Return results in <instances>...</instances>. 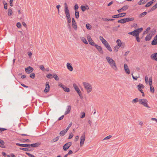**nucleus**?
I'll use <instances>...</instances> for the list:
<instances>
[{
  "label": "nucleus",
  "instance_id": "1",
  "mask_svg": "<svg viewBox=\"0 0 157 157\" xmlns=\"http://www.w3.org/2000/svg\"><path fill=\"white\" fill-rule=\"evenodd\" d=\"M82 84L87 93H89L92 90V86L90 83L87 82H82Z\"/></svg>",
  "mask_w": 157,
  "mask_h": 157
},
{
  "label": "nucleus",
  "instance_id": "2",
  "mask_svg": "<svg viewBox=\"0 0 157 157\" xmlns=\"http://www.w3.org/2000/svg\"><path fill=\"white\" fill-rule=\"evenodd\" d=\"M109 63L110 67L113 70L117 71V68L116 65L115 61L111 58L109 57Z\"/></svg>",
  "mask_w": 157,
  "mask_h": 157
},
{
  "label": "nucleus",
  "instance_id": "3",
  "mask_svg": "<svg viewBox=\"0 0 157 157\" xmlns=\"http://www.w3.org/2000/svg\"><path fill=\"white\" fill-rule=\"evenodd\" d=\"M139 102L140 104L143 105L144 107L147 108H150L148 105V101L147 99H140L139 100Z\"/></svg>",
  "mask_w": 157,
  "mask_h": 157
},
{
  "label": "nucleus",
  "instance_id": "4",
  "mask_svg": "<svg viewBox=\"0 0 157 157\" xmlns=\"http://www.w3.org/2000/svg\"><path fill=\"white\" fill-rule=\"evenodd\" d=\"M143 28H140L133 31V36H135L139 35V33L142 31Z\"/></svg>",
  "mask_w": 157,
  "mask_h": 157
},
{
  "label": "nucleus",
  "instance_id": "5",
  "mask_svg": "<svg viewBox=\"0 0 157 157\" xmlns=\"http://www.w3.org/2000/svg\"><path fill=\"white\" fill-rule=\"evenodd\" d=\"M86 138L85 133L84 132L80 138V145L81 147H82L83 145Z\"/></svg>",
  "mask_w": 157,
  "mask_h": 157
},
{
  "label": "nucleus",
  "instance_id": "6",
  "mask_svg": "<svg viewBox=\"0 0 157 157\" xmlns=\"http://www.w3.org/2000/svg\"><path fill=\"white\" fill-rule=\"evenodd\" d=\"M64 11L66 17H70L68 7L66 3H64Z\"/></svg>",
  "mask_w": 157,
  "mask_h": 157
},
{
  "label": "nucleus",
  "instance_id": "7",
  "mask_svg": "<svg viewBox=\"0 0 157 157\" xmlns=\"http://www.w3.org/2000/svg\"><path fill=\"white\" fill-rule=\"evenodd\" d=\"M72 143L71 142H68L65 144L63 147V149L64 151L67 150L71 146Z\"/></svg>",
  "mask_w": 157,
  "mask_h": 157
},
{
  "label": "nucleus",
  "instance_id": "8",
  "mask_svg": "<svg viewBox=\"0 0 157 157\" xmlns=\"http://www.w3.org/2000/svg\"><path fill=\"white\" fill-rule=\"evenodd\" d=\"M99 39L106 48H108V44L107 41L101 36L99 37Z\"/></svg>",
  "mask_w": 157,
  "mask_h": 157
},
{
  "label": "nucleus",
  "instance_id": "9",
  "mask_svg": "<svg viewBox=\"0 0 157 157\" xmlns=\"http://www.w3.org/2000/svg\"><path fill=\"white\" fill-rule=\"evenodd\" d=\"M73 86L76 91L78 93L79 96H80L81 95V92L77 85L76 84L74 83L73 84Z\"/></svg>",
  "mask_w": 157,
  "mask_h": 157
},
{
  "label": "nucleus",
  "instance_id": "10",
  "mask_svg": "<svg viewBox=\"0 0 157 157\" xmlns=\"http://www.w3.org/2000/svg\"><path fill=\"white\" fill-rule=\"evenodd\" d=\"M126 15V13H119L117 15H116L113 16L112 17V18H119L120 17H122L124 16L125 15Z\"/></svg>",
  "mask_w": 157,
  "mask_h": 157
},
{
  "label": "nucleus",
  "instance_id": "11",
  "mask_svg": "<svg viewBox=\"0 0 157 157\" xmlns=\"http://www.w3.org/2000/svg\"><path fill=\"white\" fill-rule=\"evenodd\" d=\"M50 86L48 82H47L46 83V87L44 90V92L45 93H47L49 91Z\"/></svg>",
  "mask_w": 157,
  "mask_h": 157
},
{
  "label": "nucleus",
  "instance_id": "12",
  "mask_svg": "<svg viewBox=\"0 0 157 157\" xmlns=\"http://www.w3.org/2000/svg\"><path fill=\"white\" fill-rule=\"evenodd\" d=\"M88 40L89 42V43L92 45H94V41L92 40L90 36H88L87 37Z\"/></svg>",
  "mask_w": 157,
  "mask_h": 157
},
{
  "label": "nucleus",
  "instance_id": "13",
  "mask_svg": "<svg viewBox=\"0 0 157 157\" xmlns=\"http://www.w3.org/2000/svg\"><path fill=\"white\" fill-rule=\"evenodd\" d=\"M138 90L141 92V93H143L142 89L144 88V86L142 84H139L137 86Z\"/></svg>",
  "mask_w": 157,
  "mask_h": 157
},
{
  "label": "nucleus",
  "instance_id": "14",
  "mask_svg": "<svg viewBox=\"0 0 157 157\" xmlns=\"http://www.w3.org/2000/svg\"><path fill=\"white\" fill-rule=\"evenodd\" d=\"M16 144L17 145L20 146H21L22 147H29L30 148V146L29 144H20L19 143H17Z\"/></svg>",
  "mask_w": 157,
  "mask_h": 157
},
{
  "label": "nucleus",
  "instance_id": "15",
  "mask_svg": "<svg viewBox=\"0 0 157 157\" xmlns=\"http://www.w3.org/2000/svg\"><path fill=\"white\" fill-rule=\"evenodd\" d=\"M33 70V68L30 66L29 67L27 68H25V71L26 73L29 74L32 72Z\"/></svg>",
  "mask_w": 157,
  "mask_h": 157
},
{
  "label": "nucleus",
  "instance_id": "16",
  "mask_svg": "<svg viewBox=\"0 0 157 157\" xmlns=\"http://www.w3.org/2000/svg\"><path fill=\"white\" fill-rule=\"evenodd\" d=\"M67 67L68 69L70 71H71L73 70V68L70 63H67Z\"/></svg>",
  "mask_w": 157,
  "mask_h": 157
},
{
  "label": "nucleus",
  "instance_id": "17",
  "mask_svg": "<svg viewBox=\"0 0 157 157\" xmlns=\"http://www.w3.org/2000/svg\"><path fill=\"white\" fill-rule=\"evenodd\" d=\"M40 145V143H36L34 144H30V147H38Z\"/></svg>",
  "mask_w": 157,
  "mask_h": 157
},
{
  "label": "nucleus",
  "instance_id": "18",
  "mask_svg": "<svg viewBox=\"0 0 157 157\" xmlns=\"http://www.w3.org/2000/svg\"><path fill=\"white\" fill-rule=\"evenodd\" d=\"M71 109V106L70 105H68L67 106V110L65 112V115H67L69 113Z\"/></svg>",
  "mask_w": 157,
  "mask_h": 157
},
{
  "label": "nucleus",
  "instance_id": "19",
  "mask_svg": "<svg viewBox=\"0 0 157 157\" xmlns=\"http://www.w3.org/2000/svg\"><path fill=\"white\" fill-rule=\"evenodd\" d=\"M124 69L126 73L128 74H130V71L129 70L128 66L126 64H124Z\"/></svg>",
  "mask_w": 157,
  "mask_h": 157
},
{
  "label": "nucleus",
  "instance_id": "20",
  "mask_svg": "<svg viewBox=\"0 0 157 157\" xmlns=\"http://www.w3.org/2000/svg\"><path fill=\"white\" fill-rule=\"evenodd\" d=\"M94 46L95 47L98 49V50L100 53H102L103 51L101 47L98 46L97 44H95Z\"/></svg>",
  "mask_w": 157,
  "mask_h": 157
},
{
  "label": "nucleus",
  "instance_id": "21",
  "mask_svg": "<svg viewBox=\"0 0 157 157\" xmlns=\"http://www.w3.org/2000/svg\"><path fill=\"white\" fill-rule=\"evenodd\" d=\"M151 57L152 59L157 61V53L152 54Z\"/></svg>",
  "mask_w": 157,
  "mask_h": 157
},
{
  "label": "nucleus",
  "instance_id": "22",
  "mask_svg": "<svg viewBox=\"0 0 157 157\" xmlns=\"http://www.w3.org/2000/svg\"><path fill=\"white\" fill-rule=\"evenodd\" d=\"M81 8L82 11L83 12H84L86 10H88L89 8L87 6H81Z\"/></svg>",
  "mask_w": 157,
  "mask_h": 157
},
{
  "label": "nucleus",
  "instance_id": "23",
  "mask_svg": "<svg viewBox=\"0 0 157 157\" xmlns=\"http://www.w3.org/2000/svg\"><path fill=\"white\" fill-rule=\"evenodd\" d=\"M154 2V0H152L151 1L147 3L146 5L145 6V7H148L151 6L152 3Z\"/></svg>",
  "mask_w": 157,
  "mask_h": 157
},
{
  "label": "nucleus",
  "instance_id": "24",
  "mask_svg": "<svg viewBox=\"0 0 157 157\" xmlns=\"http://www.w3.org/2000/svg\"><path fill=\"white\" fill-rule=\"evenodd\" d=\"M148 0H141L138 2V4L139 5H142L146 3Z\"/></svg>",
  "mask_w": 157,
  "mask_h": 157
},
{
  "label": "nucleus",
  "instance_id": "25",
  "mask_svg": "<svg viewBox=\"0 0 157 157\" xmlns=\"http://www.w3.org/2000/svg\"><path fill=\"white\" fill-rule=\"evenodd\" d=\"M67 131L66 129L61 131L59 133V135L61 136H63L65 133L67 132Z\"/></svg>",
  "mask_w": 157,
  "mask_h": 157
},
{
  "label": "nucleus",
  "instance_id": "26",
  "mask_svg": "<svg viewBox=\"0 0 157 157\" xmlns=\"http://www.w3.org/2000/svg\"><path fill=\"white\" fill-rule=\"evenodd\" d=\"M80 39L85 44H88L87 41L86 39L83 37H80Z\"/></svg>",
  "mask_w": 157,
  "mask_h": 157
},
{
  "label": "nucleus",
  "instance_id": "27",
  "mask_svg": "<svg viewBox=\"0 0 157 157\" xmlns=\"http://www.w3.org/2000/svg\"><path fill=\"white\" fill-rule=\"evenodd\" d=\"M116 42L117 44V46H119V47H121L122 46V43L121 42L120 40H117L116 41Z\"/></svg>",
  "mask_w": 157,
  "mask_h": 157
},
{
  "label": "nucleus",
  "instance_id": "28",
  "mask_svg": "<svg viewBox=\"0 0 157 157\" xmlns=\"http://www.w3.org/2000/svg\"><path fill=\"white\" fill-rule=\"evenodd\" d=\"M125 19V20L126 21V22L133 21L135 19L133 17H128V18H126Z\"/></svg>",
  "mask_w": 157,
  "mask_h": 157
},
{
  "label": "nucleus",
  "instance_id": "29",
  "mask_svg": "<svg viewBox=\"0 0 157 157\" xmlns=\"http://www.w3.org/2000/svg\"><path fill=\"white\" fill-rule=\"evenodd\" d=\"M5 143L2 140L0 139V147L2 148H5V146L4 145Z\"/></svg>",
  "mask_w": 157,
  "mask_h": 157
},
{
  "label": "nucleus",
  "instance_id": "30",
  "mask_svg": "<svg viewBox=\"0 0 157 157\" xmlns=\"http://www.w3.org/2000/svg\"><path fill=\"white\" fill-rule=\"evenodd\" d=\"M152 37V35L149 34V35H147L146 38H145V40L146 41L149 40L151 39Z\"/></svg>",
  "mask_w": 157,
  "mask_h": 157
},
{
  "label": "nucleus",
  "instance_id": "31",
  "mask_svg": "<svg viewBox=\"0 0 157 157\" xmlns=\"http://www.w3.org/2000/svg\"><path fill=\"white\" fill-rule=\"evenodd\" d=\"M117 22L122 24H124L126 22V21L125 18L123 19L118 21Z\"/></svg>",
  "mask_w": 157,
  "mask_h": 157
},
{
  "label": "nucleus",
  "instance_id": "32",
  "mask_svg": "<svg viewBox=\"0 0 157 157\" xmlns=\"http://www.w3.org/2000/svg\"><path fill=\"white\" fill-rule=\"evenodd\" d=\"M63 90H64V91H65V92H70V91L69 88L66 87L65 86H64L63 87Z\"/></svg>",
  "mask_w": 157,
  "mask_h": 157
},
{
  "label": "nucleus",
  "instance_id": "33",
  "mask_svg": "<svg viewBox=\"0 0 157 157\" xmlns=\"http://www.w3.org/2000/svg\"><path fill=\"white\" fill-rule=\"evenodd\" d=\"M147 14V12L146 11L142 13H141L139 16V17L140 18H142L144 17V16H145Z\"/></svg>",
  "mask_w": 157,
  "mask_h": 157
},
{
  "label": "nucleus",
  "instance_id": "34",
  "mask_svg": "<svg viewBox=\"0 0 157 157\" xmlns=\"http://www.w3.org/2000/svg\"><path fill=\"white\" fill-rule=\"evenodd\" d=\"M128 7V6L127 5L124 6L123 7L121 8L122 11H124L127 10Z\"/></svg>",
  "mask_w": 157,
  "mask_h": 157
},
{
  "label": "nucleus",
  "instance_id": "35",
  "mask_svg": "<svg viewBox=\"0 0 157 157\" xmlns=\"http://www.w3.org/2000/svg\"><path fill=\"white\" fill-rule=\"evenodd\" d=\"M138 101H139V100L138 99V98H136L133 99L132 101V102L133 104H134V103H135L137 102Z\"/></svg>",
  "mask_w": 157,
  "mask_h": 157
},
{
  "label": "nucleus",
  "instance_id": "36",
  "mask_svg": "<svg viewBox=\"0 0 157 157\" xmlns=\"http://www.w3.org/2000/svg\"><path fill=\"white\" fill-rule=\"evenodd\" d=\"M59 137L57 136V137H56L55 138L53 139L52 140H51V142L52 143H54V142H55L59 140Z\"/></svg>",
  "mask_w": 157,
  "mask_h": 157
},
{
  "label": "nucleus",
  "instance_id": "37",
  "mask_svg": "<svg viewBox=\"0 0 157 157\" xmlns=\"http://www.w3.org/2000/svg\"><path fill=\"white\" fill-rule=\"evenodd\" d=\"M13 13L12 11L10 9H9L8 10V16H11Z\"/></svg>",
  "mask_w": 157,
  "mask_h": 157
},
{
  "label": "nucleus",
  "instance_id": "38",
  "mask_svg": "<svg viewBox=\"0 0 157 157\" xmlns=\"http://www.w3.org/2000/svg\"><path fill=\"white\" fill-rule=\"evenodd\" d=\"M150 91L152 93L154 92L155 90L154 87L152 85L150 86Z\"/></svg>",
  "mask_w": 157,
  "mask_h": 157
},
{
  "label": "nucleus",
  "instance_id": "39",
  "mask_svg": "<svg viewBox=\"0 0 157 157\" xmlns=\"http://www.w3.org/2000/svg\"><path fill=\"white\" fill-rule=\"evenodd\" d=\"M157 44V40H155L154 39V40L152 41L151 42V44L152 45H155Z\"/></svg>",
  "mask_w": 157,
  "mask_h": 157
},
{
  "label": "nucleus",
  "instance_id": "40",
  "mask_svg": "<svg viewBox=\"0 0 157 157\" xmlns=\"http://www.w3.org/2000/svg\"><path fill=\"white\" fill-rule=\"evenodd\" d=\"M53 77L55 79L56 81H58L59 79V77L57 76L56 74H55L53 76Z\"/></svg>",
  "mask_w": 157,
  "mask_h": 157
},
{
  "label": "nucleus",
  "instance_id": "41",
  "mask_svg": "<svg viewBox=\"0 0 157 157\" xmlns=\"http://www.w3.org/2000/svg\"><path fill=\"white\" fill-rule=\"evenodd\" d=\"M3 4H4V8L6 10L7 8V3H6L5 1L3 2Z\"/></svg>",
  "mask_w": 157,
  "mask_h": 157
},
{
  "label": "nucleus",
  "instance_id": "42",
  "mask_svg": "<svg viewBox=\"0 0 157 157\" xmlns=\"http://www.w3.org/2000/svg\"><path fill=\"white\" fill-rule=\"evenodd\" d=\"M75 17L78 19L79 17V13L78 11H75Z\"/></svg>",
  "mask_w": 157,
  "mask_h": 157
},
{
  "label": "nucleus",
  "instance_id": "43",
  "mask_svg": "<svg viewBox=\"0 0 157 157\" xmlns=\"http://www.w3.org/2000/svg\"><path fill=\"white\" fill-rule=\"evenodd\" d=\"M72 25L73 28L75 29V30H76L77 29V26L76 25V22H75V23H72Z\"/></svg>",
  "mask_w": 157,
  "mask_h": 157
},
{
  "label": "nucleus",
  "instance_id": "44",
  "mask_svg": "<svg viewBox=\"0 0 157 157\" xmlns=\"http://www.w3.org/2000/svg\"><path fill=\"white\" fill-rule=\"evenodd\" d=\"M157 8V3L152 7L151 10L152 11H153Z\"/></svg>",
  "mask_w": 157,
  "mask_h": 157
},
{
  "label": "nucleus",
  "instance_id": "45",
  "mask_svg": "<svg viewBox=\"0 0 157 157\" xmlns=\"http://www.w3.org/2000/svg\"><path fill=\"white\" fill-rule=\"evenodd\" d=\"M149 85L150 86H152V78L151 77V78H149Z\"/></svg>",
  "mask_w": 157,
  "mask_h": 157
},
{
  "label": "nucleus",
  "instance_id": "46",
  "mask_svg": "<svg viewBox=\"0 0 157 157\" xmlns=\"http://www.w3.org/2000/svg\"><path fill=\"white\" fill-rule=\"evenodd\" d=\"M86 26L87 29H90L91 28V26L89 24H86Z\"/></svg>",
  "mask_w": 157,
  "mask_h": 157
},
{
  "label": "nucleus",
  "instance_id": "47",
  "mask_svg": "<svg viewBox=\"0 0 157 157\" xmlns=\"http://www.w3.org/2000/svg\"><path fill=\"white\" fill-rule=\"evenodd\" d=\"M46 77L48 78H51L53 77V76L52 74H49L47 75Z\"/></svg>",
  "mask_w": 157,
  "mask_h": 157
},
{
  "label": "nucleus",
  "instance_id": "48",
  "mask_svg": "<svg viewBox=\"0 0 157 157\" xmlns=\"http://www.w3.org/2000/svg\"><path fill=\"white\" fill-rule=\"evenodd\" d=\"M120 48L119 46L116 45L114 47V51L115 52H117V51L118 49H119V48Z\"/></svg>",
  "mask_w": 157,
  "mask_h": 157
},
{
  "label": "nucleus",
  "instance_id": "49",
  "mask_svg": "<svg viewBox=\"0 0 157 157\" xmlns=\"http://www.w3.org/2000/svg\"><path fill=\"white\" fill-rule=\"evenodd\" d=\"M20 149L22 150L25 151H29V149L28 148H20Z\"/></svg>",
  "mask_w": 157,
  "mask_h": 157
},
{
  "label": "nucleus",
  "instance_id": "50",
  "mask_svg": "<svg viewBox=\"0 0 157 157\" xmlns=\"http://www.w3.org/2000/svg\"><path fill=\"white\" fill-rule=\"evenodd\" d=\"M72 123L71 122L69 124L68 126L67 127V128L66 129V130L67 131L70 128L71 126L72 125Z\"/></svg>",
  "mask_w": 157,
  "mask_h": 157
},
{
  "label": "nucleus",
  "instance_id": "51",
  "mask_svg": "<svg viewBox=\"0 0 157 157\" xmlns=\"http://www.w3.org/2000/svg\"><path fill=\"white\" fill-rule=\"evenodd\" d=\"M30 77L32 78H34L35 77V74L33 73H31L30 75Z\"/></svg>",
  "mask_w": 157,
  "mask_h": 157
},
{
  "label": "nucleus",
  "instance_id": "52",
  "mask_svg": "<svg viewBox=\"0 0 157 157\" xmlns=\"http://www.w3.org/2000/svg\"><path fill=\"white\" fill-rule=\"evenodd\" d=\"M73 136V134L71 132L69 136V137L68 138V139H71Z\"/></svg>",
  "mask_w": 157,
  "mask_h": 157
},
{
  "label": "nucleus",
  "instance_id": "53",
  "mask_svg": "<svg viewBox=\"0 0 157 157\" xmlns=\"http://www.w3.org/2000/svg\"><path fill=\"white\" fill-rule=\"evenodd\" d=\"M67 21L68 23H70L71 22V17H67Z\"/></svg>",
  "mask_w": 157,
  "mask_h": 157
},
{
  "label": "nucleus",
  "instance_id": "54",
  "mask_svg": "<svg viewBox=\"0 0 157 157\" xmlns=\"http://www.w3.org/2000/svg\"><path fill=\"white\" fill-rule=\"evenodd\" d=\"M136 38L137 42H140V39L139 38V35L136 36Z\"/></svg>",
  "mask_w": 157,
  "mask_h": 157
},
{
  "label": "nucleus",
  "instance_id": "55",
  "mask_svg": "<svg viewBox=\"0 0 157 157\" xmlns=\"http://www.w3.org/2000/svg\"><path fill=\"white\" fill-rule=\"evenodd\" d=\"M81 114H82V116L81 117V118H84L85 116V113L84 112H82L81 113Z\"/></svg>",
  "mask_w": 157,
  "mask_h": 157
},
{
  "label": "nucleus",
  "instance_id": "56",
  "mask_svg": "<svg viewBox=\"0 0 157 157\" xmlns=\"http://www.w3.org/2000/svg\"><path fill=\"white\" fill-rule=\"evenodd\" d=\"M17 26L18 28H20L21 27V24L20 22H17Z\"/></svg>",
  "mask_w": 157,
  "mask_h": 157
},
{
  "label": "nucleus",
  "instance_id": "57",
  "mask_svg": "<svg viewBox=\"0 0 157 157\" xmlns=\"http://www.w3.org/2000/svg\"><path fill=\"white\" fill-rule=\"evenodd\" d=\"M132 78H133V79H135V80H137L138 78L139 77V76L138 77L137 76H136L134 77L133 75V74H132Z\"/></svg>",
  "mask_w": 157,
  "mask_h": 157
},
{
  "label": "nucleus",
  "instance_id": "58",
  "mask_svg": "<svg viewBox=\"0 0 157 157\" xmlns=\"http://www.w3.org/2000/svg\"><path fill=\"white\" fill-rule=\"evenodd\" d=\"M58 85L59 86L63 88V87L64 86L61 83L59 82L58 84Z\"/></svg>",
  "mask_w": 157,
  "mask_h": 157
},
{
  "label": "nucleus",
  "instance_id": "59",
  "mask_svg": "<svg viewBox=\"0 0 157 157\" xmlns=\"http://www.w3.org/2000/svg\"><path fill=\"white\" fill-rule=\"evenodd\" d=\"M79 138V137L78 136H75V141L76 142L78 140Z\"/></svg>",
  "mask_w": 157,
  "mask_h": 157
},
{
  "label": "nucleus",
  "instance_id": "60",
  "mask_svg": "<svg viewBox=\"0 0 157 157\" xmlns=\"http://www.w3.org/2000/svg\"><path fill=\"white\" fill-rule=\"evenodd\" d=\"M40 68L42 71H43L44 69V66L42 65H41L40 66Z\"/></svg>",
  "mask_w": 157,
  "mask_h": 157
},
{
  "label": "nucleus",
  "instance_id": "61",
  "mask_svg": "<svg viewBox=\"0 0 157 157\" xmlns=\"http://www.w3.org/2000/svg\"><path fill=\"white\" fill-rule=\"evenodd\" d=\"M78 8V6L77 4H76L75 6V10H77Z\"/></svg>",
  "mask_w": 157,
  "mask_h": 157
},
{
  "label": "nucleus",
  "instance_id": "62",
  "mask_svg": "<svg viewBox=\"0 0 157 157\" xmlns=\"http://www.w3.org/2000/svg\"><path fill=\"white\" fill-rule=\"evenodd\" d=\"M13 0H10V5L11 6H13Z\"/></svg>",
  "mask_w": 157,
  "mask_h": 157
},
{
  "label": "nucleus",
  "instance_id": "63",
  "mask_svg": "<svg viewBox=\"0 0 157 157\" xmlns=\"http://www.w3.org/2000/svg\"><path fill=\"white\" fill-rule=\"evenodd\" d=\"M25 154L30 157H32L33 155L30 153H28V152H26Z\"/></svg>",
  "mask_w": 157,
  "mask_h": 157
},
{
  "label": "nucleus",
  "instance_id": "64",
  "mask_svg": "<svg viewBox=\"0 0 157 157\" xmlns=\"http://www.w3.org/2000/svg\"><path fill=\"white\" fill-rule=\"evenodd\" d=\"M28 55L29 57H31L32 55V53L30 52H27Z\"/></svg>",
  "mask_w": 157,
  "mask_h": 157
}]
</instances>
